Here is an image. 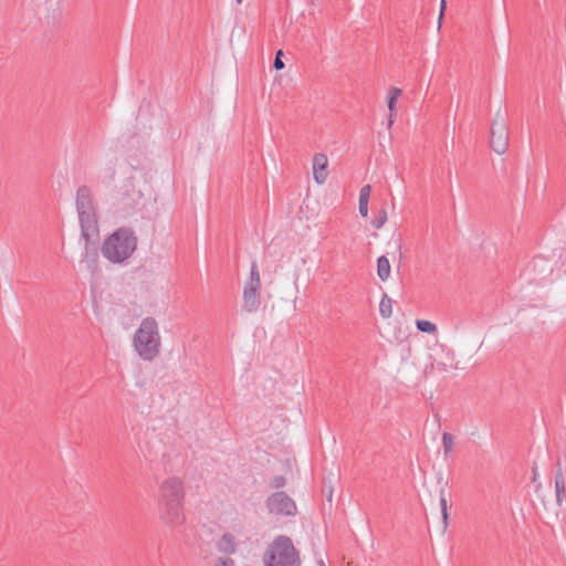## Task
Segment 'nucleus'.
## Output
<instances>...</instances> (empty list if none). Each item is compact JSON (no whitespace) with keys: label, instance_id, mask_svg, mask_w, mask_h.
Listing matches in <instances>:
<instances>
[{"label":"nucleus","instance_id":"27","mask_svg":"<svg viewBox=\"0 0 566 566\" xmlns=\"http://www.w3.org/2000/svg\"><path fill=\"white\" fill-rule=\"evenodd\" d=\"M319 566H326L323 560H319Z\"/></svg>","mask_w":566,"mask_h":566},{"label":"nucleus","instance_id":"8","mask_svg":"<svg viewBox=\"0 0 566 566\" xmlns=\"http://www.w3.org/2000/svg\"><path fill=\"white\" fill-rule=\"evenodd\" d=\"M260 289L259 286L244 285L242 308L245 312L253 313L259 310L261 304Z\"/></svg>","mask_w":566,"mask_h":566},{"label":"nucleus","instance_id":"16","mask_svg":"<svg viewBox=\"0 0 566 566\" xmlns=\"http://www.w3.org/2000/svg\"><path fill=\"white\" fill-rule=\"evenodd\" d=\"M417 328L422 333L434 334L437 333V326L430 321L418 319L416 322Z\"/></svg>","mask_w":566,"mask_h":566},{"label":"nucleus","instance_id":"14","mask_svg":"<svg viewBox=\"0 0 566 566\" xmlns=\"http://www.w3.org/2000/svg\"><path fill=\"white\" fill-rule=\"evenodd\" d=\"M379 313L384 318H388L392 314V300L384 294L379 303Z\"/></svg>","mask_w":566,"mask_h":566},{"label":"nucleus","instance_id":"22","mask_svg":"<svg viewBox=\"0 0 566 566\" xmlns=\"http://www.w3.org/2000/svg\"><path fill=\"white\" fill-rule=\"evenodd\" d=\"M282 56H283V51L282 50H279L275 54V59H274V62H273V67L275 70H282L284 67V63L282 61Z\"/></svg>","mask_w":566,"mask_h":566},{"label":"nucleus","instance_id":"15","mask_svg":"<svg viewBox=\"0 0 566 566\" xmlns=\"http://www.w3.org/2000/svg\"><path fill=\"white\" fill-rule=\"evenodd\" d=\"M400 94H401V90H399L397 87H391L389 91V96H388V108L390 111L389 125L392 124V115H394V111L396 107V102H397V98L400 96Z\"/></svg>","mask_w":566,"mask_h":566},{"label":"nucleus","instance_id":"21","mask_svg":"<svg viewBox=\"0 0 566 566\" xmlns=\"http://www.w3.org/2000/svg\"><path fill=\"white\" fill-rule=\"evenodd\" d=\"M370 192H371V186L370 185L363 186L360 191H359V201L358 202H366V203H368L369 202V198H370Z\"/></svg>","mask_w":566,"mask_h":566},{"label":"nucleus","instance_id":"24","mask_svg":"<svg viewBox=\"0 0 566 566\" xmlns=\"http://www.w3.org/2000/svg\"><path fill=\"white\" fill-rule=\"evenodd\" d=\"M216 566H234V562L232 558H219Z\"/></svg>","mask_w":566,"mask_h":566},{"label":"nucleus","instance_id":"20","mask_svg":"<svg viewBox=\"0 0 566 566\" xmlns=\"http://www.w3.org/2000/svg\"><path fill=\"white\" fill-rule=\"evenodd\" d=\"M286 484V479L283 475H275L270 479L269 485L272 489L280 490Z\"/></svg>","mask_w":566,"mask_h":566},{"label":"nucleus","instance_id":"25","mask_svg":"<svg viewBox=\"0 0 566 566\" xmlns=\"http://www.w3.org/2000/svg\"><path fill=\"white\" fill-rule=\"evenodd\" d=\"M446 0H441V4H440V15H439V24L441 23V20L443 18V14H444V10H446Z\"/></svg>","mask_w":566,"mask_h":566},{"label":"nucleus","instance_id":"9","mask_svg":"<svg viewBox=\"0 0 566 566\" xmlns=\"http://www.w3.org/2000/svg\"><path fill=\"white\" fill-rule=\"evenodd\" d=\"M327 166H328V159L325 154L317 153L314 155V157H313V175H314V180L319 185L324 184L328 176Z\"/></svg>","mask_w":566,"mask_h":566},{"label":"nucleus","instance_id":"3","mask_svg":"<svg viewBox=\"0 0 566 566\" xmlns=\"http://www.w3.org/2000/svg\"><path fill=\"white\" fill-rule=\"evenodd\" d=\"M138 238L129 227H120L111 233L101 247L102 255L112 263H124L136 251Z\"/></svg>","mask_w":566,"mask_h":566},{"label":"nucleus","instance_id":"19","mask_svg":"<svg viewBox=\"0 0 566 566\" xmlns=\"http://www.w3.org/2000/svg\"><path fill=\"white\" fill-rule=\"evenodd\" d=\"M440 507H441L443 524H444V527H447V525H448V502L444 496L443 490L441 491V494H440Z\"/></svg>","mask_w":566,"mask_h":566},{"label":"nucleus","instance_id":"2","mask_svg":"<svg viewBox=\"0 0 566 566\" xmlns=\"http://www.w3.org/2000/svg\"><path fill=\"white\" fill-rule=\"evenodd\" d=\"M75 207L81 227V235L86 244L98 235L97 202L91 187L82 185L76 189Z\"/></svg>","mask_w":566,"mask_h":566},{"label":"nucleus","instance_id":"4","mask_svg":"<svg viewBox=\"0 0 566 566\" xmlns=\"http://www.w3.org/2000/svg\"><path fill=\"white\" fill-rule=\"evenodd\" d=\"M133 345L139 357L151 361L160 353V334L157 321L151 317H145L134 334Z\"/></svg>","mask_w":566,"mask_h":566},{"label":"nucleus","instance_id":"28","mask_svg":"<svg viewBox=\"0 0 566 566\" xmlns=\"http://www.w3.org/2000/svg\"><path fill=\"white\" fill-rule=\"evenodd\" d=\"M536 479H537V475H536V473H534L533 482H535Z\"/></svg>","mask_w":566,"mask_h":566},{"label":"nucleus","instance_id":"7","mask_svg":"<svg viewBox=\"0 0 566 566\" xmlns=\"http://www.w3.org/2000/svg\"><path fill=\"white\" fill-rule=\"evenodd\" d=\"M490 147L499 155L504 154L509 147V129L504 117L496 114L490 130Z\"/></svg>","mask_w":566,"mask_h":566},{"label":"nucleus","instance_id":"13","mask_svg":"<svg viewBox=\"0 0 566 566\" xmlns=\"http://www.w3.org/2000/svg\"><path fill=\"white\" fill-rule=\"evenodd\" d=\"M244 285L261 287L260 272H259L258 264L255 261H253L251 264L250 276L247 280Z\"/></svg>","mask_w":566,"mask_h":566},{"label":"nucleus","instance_id":"5","mask_svg":"<svg viewBox=\"0 0 566 566\" xmlns=\"http://www.w3.org/2000/svg\"><path fill=\"white\" fill-rule=\"evenodd\" d=\"M264 566H301L300 553L286 535L276 536L263 555Z\"/></svg>","mask_w":566,"mask_h":566},{"label":"nucleus","instance_id":"11","mask_svg":"<svg viewBox=\"0 0 566 566\" xmlns=\"http://www.w3.org/2000/svg\"><path fill=\"white\" fill-rule=\"evenodd\" d=\"M557 471L555 474V491H556V502L560 505L563 496L565 494V481L560 467V462H557Z\"/></svg>","mask_w":566,"mask_h":566},{"label":"nucleus","instance_id":"18","mask_svg":"<svg viewBox=\"0 0 566 566\" xmlns=\"http://www.w3.org/2000/svg\"><path fill=\"white\" fill-rule=\"evenodd\" d=\"M442 446H443V452L447 457L449 453L452 452L453 449V436L450 432H443L442 434Z\"/></svg>","mask_w":566,"mask_h":566},{"label":"nucleus","instance_id":"10","mask_svg":"<svg viewBox=\"0 0 566 566\" xmlns=\"http://www.w3.org/2000/svg\"><path fill=\"white\" fill-rule=\"evenodd\" d=\"M217 548L224 554H234L237 551L234 536L231 533H224L217 543Z\"/></svg>","mask_w":566,"mask_h":566},{"label":"nucleus","instance_id":"26","mask_svg":"<svg viewBox=\"0 0 566 566\" xmlns=\"http://www.w3.org/2000/svg\"><path fill=\"white\" fill-rule=\"evenodd\" d=\"M544 262V259L542 258H536L533 260V268H536L538 265V263H542Z\"/></svg>","mask_w":566,"mask_h":566},{"label":"nucleus","instance_id":"29","mask_svg":"<svg viewBox=\"0 0 566 566\" xmlns=\"http://www.w3.org/2000/svg\"><path fill=\"white\" fill-rule=\"evenodd\" d=\"M237 2H238V3H241V2H242V0H237Z\"/></svg>","mask_w":566,"mask_h":566},{"label":"nucleus","instance_id":"12","mask_svg":"<svg viewBox=\"0 0 566 566\" xmlns=\"http://www.w3.org/2000/svg\"><path fill=\"white\" fill-rule=\"evenodd\" d=\"M390 263L387 256L381 255L377 260V274L381 281H386L390 275Z\"/></svg>","mask_w":566,"mask_h":566},{"label":"nucleus","instance_id":"6","mask_svg":"<svg viewBox=\"0 0 566 566\" xmlns=\"http://www.w3.org/2000/svg\"><path fill=\"white\" fill-rule=\"evenodd\" d=\"M269 513L274 515L294 516L297 513V506L294 500L284 491L272 493L265 501Z\"/></svg>","mask_w":566,"mask_h":566},{"label":"nucleus","instance_id":"1","mask_svg":"<svg viewBox=\"0 0 566 566\" xmlns=\"http://www.w3.org/2000/svg\"><path fill=\"white\" fill-rule=\"evenodd\" d=\"M185 485L178 476L165 479L158 488L159 517L168 525H180L184 514Z\"/></svg>","mask_w":566,"mask_h":566},{"label":"nucleus","instance_id":"17","mask_svg":"<svg viewBox=\"0 0 566 566\" xmlns=\"http://www.w3.org/2000/svg\"><path fill=\"white\" fill-rule=\"evenodd\" d=\"M387 221V211L385 208L380 209L371 220L375 229H380Z\"/></svg>","mask_w":566,"mask_h":566},{"label":"nucleus","instance_id":"23","mask_svg":"<svg viewBox=\"0 0 566 566\" xmlns=\"http://www.w3.org/2000/svg\"><path fill=\"white\" fill-rule=\"evenodd\" d=\"M358 209L361 217L368 216V203L366 202H358Z\"/></svg>","mask_w":566,"mask_h":566}]
</instances>
